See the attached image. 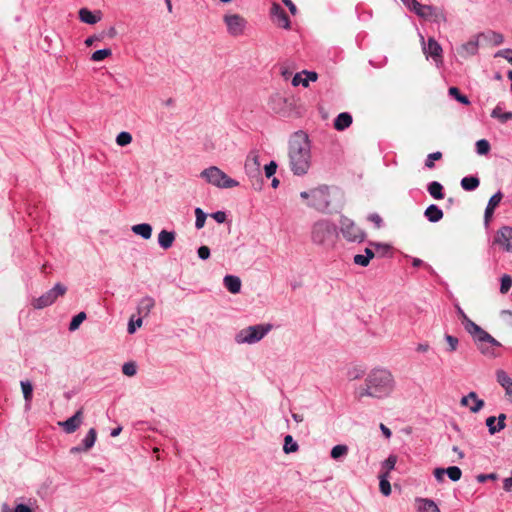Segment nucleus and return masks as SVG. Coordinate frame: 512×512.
I'll list each match as a JSON object with an SVG mask.
<instances>
[{
  "mask_svg": "<svg viewBox=\"0 0 512 512\" xmlns=\"http://www.w3.org/2000/svg\"><path fill=\"white\" fill-rule=\"evenodd\" d=\"M352 116L348 112H342L334 120V128L343 131L352 124Z\"/></svg>",
  "mask_w": 512,
  "mask_h": 512,
  "instance_id": "b1692460",
  "label": "nucleus"
},
{
  "mask_svg": "<svg viewBox=\"0 0 512 512\" xmlns=\"http://www.w3.org/2000/svg\"><path fill=\"white\" fill-rule=\"evenodd\" d=\"M462 325L467 333H469L474 342L476 343L480 352L486 356H495V348L501 346L494 337L482 329L479 325L467 318L462 322Z\"/></svg>",
  "mask_w": 512,
  "mask_h": 512,
  "instance_id": "20e7f679",
  "label": "nucleus"
},
{
  "mask_svg": "<svg viewBox=\"0 0 512 512\" xmlns=\"http://www.w3.org/2000/svg\"><path fill=\"white\" fill-rule=\"evenodd\" d=\"M131 230L133 233L141 236L145 240L150 239L152 236V226L148 223L133 225Z\"/></svg>",
  "mask_w": 512,
  "mask_h": 512,
  "instance_id": "a878e982",
  "label": "nucleus"
},
{
  "mask_svg": "<svg viewBox=\"0 0 512 512\" xmlns=\"http://www.w3.org/2000/svg\"><path fill=\"white\" fill-rule=\"evenodd\" d=\"M259 155L256 151H252L247 156L246 162H245V169L247 173H252L253 171L259 170Z\"/></svg>",
  "mask_w": 512,
  "mask_h": 512,
  "instance_id": "bb28decb",
  "label": "nucleus"
},
{
  "mask_svg": "<svg viewBox=\"0 0 512 512\" xmlns=\"http://www.w3.org/2000/svg\"><path fill=\"white\" fill-rule=\"evenodd\" d=\"M122 373L126 376L132 377L137 373V366L134 362H126L122 366Z\"/></svg>",
  "mask_w": 512,
  "mask_h": 512,
  "instance_id": "de8ad7c7",
  "label": "nucleus"
},
{
  "mask_svg": "<svg viewBox=\"0 0 512 512\" xmlns=\"http://www.w3.org/2000/svg\"><path fill=\"white\" fill-rule=\"evenodd\" d=\"M299 446L296 441H294L291 435H286L284 438L283 451L286 454L293 453L298 451Z\"/></svg>",
  "mask_w": 512,
  "mask_h": 512,
  "instance_id": "72a5a7b5",
  "label": "nucleus"
},
{
  "mask_svg": "<svg viewBox=\"0 0 512 512\" xmlns=\"http://www.w3.org/2000/svg\"><path fill=\"white\" fill-rule=\"evenodd\" d=\"M302 199H309L307 205L319 212H326L331 204L330 190L327 185H320L300 193Z\"/></svg>",
  "mask_w": 512,
  "mask_h": 512,
  "instance_id": "39448f33",
  "label": "nucleus"
},
{
  "mask_svg": "<svg viewBox=\"0 0 512 512\" xmlns=\"http://www.w3.org/2000/svg\"><path fill=\"white\" fill-rule=\"evenodd\" d=\"M493 243L499 245L504 251L512 253V227L502 226L499 228Z\"/></svg>",
  "mask_w": 512,
  "mask_h": 512,
  "instance_id": "4468645a",
  "label": "nucleus"
},
{
  "mask_svg": "<svg viewBox=\"0 0 512 512\" xmlns=\"http://www.w3.org/2000/svg\"><path fill=\"white\" fill-rule=\"evenodd\" d=\"M503 489L507 492H512V470H511V476L508 478H505L503 481Z\"/></svg>",
  "mask_w": 512,
  "mask_h": 512,
  "instance_id": "0e129e2a",
  "label": "nucleus"
},
{
  "mask_svg": "<svg viewBox=\"0 0 512 512\" xmlns=\"http://www.w3.org/2000/svg\"><path fill=\"white\" fill-rule=\"evenodd\" d=\"M200 177L209 184L218 188H233L239 185V182L230 178L224 171L217 166H210L200 173Z\"/></svg>",
  "mask_w": 512,
  "mask_h": 512,
  "instance_id": "6e6552de",
  "label": "nucleus"
},
{
  "mask_svg": "<svg viewBox=\"0 0 512 512\" xmlns=\"http://www.w3.org/2000/svg\"><path fill=\"white\" fill-rule=\"evenodd\" d=\"M20 385H21L23 397L25 400V407H26V409H29L31 406V401H32V397H33V386L31 384V382L28 380L21 381Z\"/></svg>",
  "mask_w": 512,
  "mask_h": 512,
  "instance_id": "cd10ccee",
  "label": "nucleus"
},
{
  "mask_svg": "<svg viewBox=\"0 0 512 512\" xmlns=\"http://www.w3.org/2000/svg\"><path fill=\"white\" fill-rule=\"evenodd\" d=\"M486 426L488 427V431L491 435L500 431V429H497L496 417L494 416H490L486 419Z\"/></svg>",
  "mask_w": 512,
  "mask_h": 512,
  "instance_id": "3c124183",
  "label": "nucleus"
},
{
  "mask_svg": "<svg viewBox=\"0 0 512 512\" xmlns=\"http://www.w3.org/2000/svg\"><path fill=\"white\" fill-rule=\"evenodd\" d=\"M496 378H497V382L504 389H507V387L512 384V378L504 370H498L496 372Z\"/></svg>",
  "mask_w": 512,
  "mask_h": 512,
  "instance_id": "c9c22d12",
  "label": "nucleus"
},
{
  "mask_svg": "<svg viewBox=\"0 0 512 512\" xmlns=\"http://www.w3.org/2000/svg\"><path fill=\"white\" fill-rule=\"evenodd\" d=\"M292 85L293 86H298V85H302L303 87H308L309 85V79H305L302 77V74L301 73H297L293 79H292Z\"/></svg>",
  "mask_w": 512,
  "mask_h": 512,
  "instance_id": "603ef678",
  "label": "nucleus"
},
{
  "mask_svg": "<svg viewBox=\"0 0 512 512\" xmlns=\"http://www.w3.org/2000/svg\"><path fill=\"white\" fill-rule=\"evenodd\" d=\"M455 308H456L457 315H458L459 319L461 320V323L463 321H465L467 318H469L458 304L455 305Z\"/></svg>",
  "mask_w": 512,
  "mask_h": 512,
  "instance_id": "69168bd1",
  "label": "nucleus"
},
{
  "mask_svg": "<svg viewBox=\"0 0 512 512\" xmlns=\"http://www.w3.org/2000/svg\"><path fill=\"white\" fill-rule=\"evenodd\" d=\"M368 220L371 221L372 223H374L376 228L379 229L382 227L383 220L379 214H377V213L370 214L368 216Z\"/></svg>",
  "mask_w": 512,
  "mask_h": 512,
  "instance_id": "13d9d810",
  "label": "nucleus"
},
{
  "mask_svg": "<svg viewBox=\"0 0 512 512\" xmlns=\"http://www.w3.org/2000/svg\"><path fill=\"white\" fill-rule=\"evenodd\" d=\"M142 317L140 316L135 322L133 319H131L128 323V333L133 334L136 331V328H139L142 326Z\"/></svg>",
  "mask_w": 512,
  "mask_h": 512,
  "instance_id": "6e6d98bb",
  "label": "nucleus"
},
{
  "mask_svg": "<svg viewBox=\"0 0 512 512\" xmlns=\"http://www.w3.org/2000/svg\"><path fill=\"white\" fill-rule=\"evenodd\" d=\"M336 236V226L328 219H320L311 227V240L316 245H325L333 242Z\"/></svg>",
  "mask_w": 512,
  "mask_h": 512,
  "instance_id": "0eeeda50",
  "label": "nucleus"
},
{
  "mask_svg": "<svg viewBox=\"0 0 512 512\" xmlns=\"http://www.w3.org/2000/svg\"><path fill=\"white\" fill-rule=\"evenodd\" d=\"M176 233L174 231L162 230L158 234V244L164 250L169 249L175 241Z\"/></svg>",
  "mask_w": 512,
  "mask_h": 512,
  "instance_id": "412c9836",
  "label": "nucleus"
},
{
  "mask_svg": "<svg viewBox=\"0 0 512 512\" xmlns=\"http://www.w3.org/2000/svg\"><path fill=\"white\" fill-rule=\"evenodd\" d=\"M227 27V32L234 37L240 36L244 33L247 21L239 14H226L223 18Z\"/></svg>",
  "mask_w": 512,
  "mask_h": 512,
  "instance_id": "ddd939ff",
  "label": "nucleus"
},
{
  "mask_svg": "<svg viewBox=\"0 0 512 512\" xmlns=\"http://www.w3.org/2000/svg\"><path fill=\"white\" fill-rule=\"evenodd\" d=\"M441 158H442V153L439 151L430 153L426 158L425 166L429 169H432V168H434V161L440 160Z\"/></svg>",
  "mask_w": 512,
  "mask_h": 512,
  "instance_id": "09e8293b",
  "label": "nucleus"
},
{
  "mask_svg": "<svg viewBox=\"0 0 512 512\" xmlns=\"http://www.w3.org/2000/svg\"><path fill=\"white\" fill-rule=\"evenodd\" d=\"M444 474H445L444 468H436L434 470V477L436 478L437 481H442Z\"/></svg>",
  "mask_w": 512,
  "mask_h": 512,
  "instance_id": "774afa93",
  "label": "nucleus"
},
{
  "mask_svg": "<svg viewBox=\"0 0 512 512\" xmlns=\"http://www.w3.org/2000/svg\"><path fill=\"white\" fill-rule=\"evenodd\" d=\"M512 286V278L509 275H503L501 278L500 292L507 293Z\"/></svg>",
  "mask_w": 512,
  "mask_h": 512,
  "instance_id": "8fccbe9b",
  "label": "nucleus"
},
{
  "mask_svg": "<svg viewBox=\"0 0 512 512\" xmlns=\"http://www.w3.org/2000/svg\"><path fill=\"white\" fill-rule=\"evenodd\" d=\"M195 216H196L195 227L197 229L203 228L205 225L206 217H207L206 213L201 208H196Z\"/></svg>",
  "mask_w": 512,
  "mask_h": 512,
  "instance_id": "37998d69",
  "label": "nucleus"
},
{
  "mask_svg": "<svg viewBox=\"0 0 512 512\" xmlns=\"http://www.w3.org/2000/svg\"><path fill=\"white\" fill-rule=\"evenodd\" d=\"M112 55V51L109 48L100 49L92 53L91 60L99 62Z\"/></svg>",
  "mask_w": 512,
  "mask_h": 512,
  "instance_id": "ea45409f",
  "label": "nucleus"
},
{
  "mask_svg": "<svg viewBox=\"0 0 512 512\" xmlns=\"http://www.w3.org/2000/svg\"><path fill=\"white\" fill-rule=\"evenodd\" d=\"M78 14H79L80 21H82L83 23H86V24L93 25L101 20V12L100 11L92 12L87 8H81L79 10Z\"/></svg>",
  "mask_w": 512,
  "mask_h": 512,
  "instance_id": "6ab92c4d",
  "label": "nucleus"
},
{
  "mask_svg": "<svg viewBox=\"0 0 512 512\" xmlns=\"http://www.w3.org/2000/svg\"><path fill=\"white\" fill-rule=\"evenodd\" d=\"M503 198V194L501 191L496 192L494 195H492L488 201V204L486 206L485 212H484V223L486 226L489 225V222L493 216V213L496 209V207L499 205Z\"/></svg>",
  "mask_w": 512,
  "mask_h": 512,
  "instance_id": "a211bd4d",
  "label": "nucleus"
},
{
  "mask_svg": "<svg viewBox=\"0 0 512 512\" xmlns=\"http://www.w3.org/2000/svg\"><path fill=\"white\" fill-rule=\"evenodd\" d=\"M67 291V288L65 285L61 283H57L54 285L53 288L45 292L43 295H41L38 298H35L32 301V306L35 309H43L45 307H48L52 305L58 297L63 296Z\"/></svg>",
  "mask_w": 512,
  "mask_h": 512,
  "instance_id": "9b49d317",
  "label": "nucleus"
},
{
  "mask_svg": "<svg viewBox=\"0 0 512 512\" xmlns=\"http://www.w3.org/2000/svg\"><path fill=\"white\" fill-rule=\"evenodd\" d=\"M418 510L420 512H440V509L433 500L417 499Z\"/></svg>",
  "mask_w": 512,
  "mask_h": 512,
  "instance_id": "c756f323",
  "label": "nucleus"
},
{
  "mask_svg": "<svg viewBox=\"0 0 512 512\" xmlns=\"http://www.w3.org/2000/svg\"><path fill=\"white\" fill-rule=\"evenodd\" d=\"M155 306V300L151 296L140 299L137 305V312L141 317H147Z\"/></svg>",
  "mask_w": 512,
  "mask_h": 512,
  "instance_id": "aec40b11",
  "label": "nucleus"
},
{
  "mask_svg": "<svg viewBox=\"0 0 512 512\" xmlns=\"http://www.w3.org/2000/svg\"><path fill=\"white\" fill-rule=\"evenodd\" d=\"M283 3L288 7L292 15L297 13V8L291 0H283Z\"/></svg>",
  "mask_w": 512,
  "mask_h": 512,
  "instance_id": "338daca9",
  "label": "nucleus"
},
{
  "mask_svg": "<svg viewBox=\"0 0 512 512\" xmlns=\"http://www.w3.org/2000/svg\"><path fill=\"white\" fill-rule=\"evenodd\" d=\"M277 170V164L275 161H271L269 164L265 165L264 171L267 178H271Z\"/></svg>",
  "mask_w": 512,
  "mask_h": 512,
  "instance_id": "5fc2aeb1",
  "label": "nucleus"
},
{
  "mask_svg": "<svg viewBox=\"0 0 512 512\" xmlns=\"http://www.w3.org/2000/svg\"><path fill=\"white\" fill-rule=\"evenodd\" d=\"M476 151L480 155H485L490 151V143L486 139H480L476 142Z\"/></svg>",
  "mask_w": 512,
  "mask_h": 512,
  "instance_id": "49530a36",
  "label": "nucleus"
},
{
  "mask_svg": "<svg viewBox=\"0 0 512 512\" xmlns=\"http://www.w3.org/2000/svg\"><path fill=\"white\" fill-rule=\"evenodd\" d=\"M395 388V381L392 373L387 369H374L365 379V386L356 390V397L361 400L363 397L382 399L388 397Z\"/></svg>",
  "mask_w": 512,
  "mask_h": 512,
  "instance_id": "f03ea898",
  "label": "nucleus"
},
{
  "mask_svg": "<svg viewBox=\"0 0 512 512\" xmlns=\"http://www.w3.org/2000/svg\"><path fill=\"white\" fill-rule=\"evenodd\" d=\"M420 38L422 43V50L426 58L431 57L437 66L442 64L443 50L441 45L433 37H429L427 42H425V39L422 35H420Z\"/></svg>",
  "mask_w": 512,
  "mask_h": 512,
  "instance_id": "f8f14e48",
  "label": "nucleus"
},
{
  "mask_svg": "<svg viewBox=\"0 0 512 512\" xmlns=\"http://www.w3.org/2000/svg\"><path fill=\"white\" fill-rule=\"evenodd\" d=\"M132 142V136L129 132H120L116 137V143L119 146H126Z\"/></svg>",
  "mask_w": 512,
  "mask_h": 512,
  "instance_id": "a18cd8bd",
  "label": "nucleus"
},
{
  "mask_svg": "<svg viewBox=\"0 0 512 512\" xmlns=\"http://www.w3.org/2000/svg\"><path fill=\"white\" fill-rule=\"evenodd\" d=\"M462 325L467 333H469L474 342L476 343L480 352L486 356H495V348L501 346L494 337L482 329L479 325L467 318L462 322Z\"/></svg>",
  "mask_w": 512,
  "mask_h": 512,
  "instance_id": "7ed1b4c3",
  "label": "nucleus"
},
{
  "mask_svg": "<svg viewBox=\"0 0 512 512\" xmlns=\"http://www.w3.org/2000/svg\"><path fill=\"white\" fill-rule=\"evenodd\" d=\"M223 284L232 294H237L241 290V280L238 276L226 275L223 279Z\"/></svg>",
  "mask_w": 512,
  "mask_h": 512,
  "instance_id": "5701e85b",
  "label": "nucleus"
},
{
  "mask_svg": "<svg viewBox=\"0 0 512 512\" xmlns=\"http://www.w3.org/2000/svg\"><path fill=\"white\" fill-rule=\"evenodd\" d=\"M424 216L428 221L436 223L443 218V211L437 205L431 204L426 208Z\"/></svg>",
  "mask_w": 512,
  "mask_h": 512,
  "instance_id": "393cba45",
  "label": "nucleus"
},
{
  "mask_svg": "<svg viewBox=\"0 0 512 512\" xmlns=\"http://www.w3.org/2000/svg\"><path fill=\"white\" fill-rule=\"evenodd\" d=\"M445 473L454 482L460 480V478L462 476V471L457 466H450V467H448L447 469H445Z\"/></svg>",
  "mask_w": 512,
  "mask_h": 512,
  "instance_id": "79ce46f5",
  "label": "nucleus"
},
{
  "mask_svg": "<svg viewBox=\"0 0 512 512\" xmlns=\"http://www.w3.org/2000/svg\"><path fill=\"white\" fill-rule=\"evenodd\" d=\"M273 328L270 323L257 324L241 329L235 335L237 344H255L261 341Z\"/></svg>",
  "mask_w": 512,
  "mask_h": 512,
  "instance_id": "423d86ee",
  "label": "nucleus"
},
{
  "mask_svg": "<svg viewBox=\"0 0 512 512\" xmlns=\"http://www.w3.org/2000/svg\"><path fill=\"white\" fill-rule=\"evenodd\" d=\"M353 261L356 265L361 267H367L370 263V260L365 255L357 254L354 256Z\"/></svg>",
  "mask_w": 512,
  "mask_h": 512,
  "instance_id": "864d4df0",
  "label": "nucleus"
},
{
  "mask_svg": "<svg viewBox=\"0 0 512 512\" xmlns=\"http://www.w3.org/2000/svg\"><path fill=\"white\" fill-rule=\"evenodd\" d=\"M448 93H449V95L451 97H453L458 102H460V103H462L464 105H469L470 104V100L468 99V97L466 95L461 94L459 88H457V87H450L449 90H448Z\"/></svg>",
  "mask_w": 512,
  "mask_h": 512,
  "instance_id": "f704fd0d",
  "label": "nucleus"
},
{
  "mask_svg": "<svg viewBox=\"0 0 512 512\" xmlns=\"http://www.w3.org/2000/svg\"><path fill=\"white\" fill-rule=\"evenodd\" d=\"M347 453H348V446L344 445V444H339L332 448L330 455L333 459L337 460L341 457H345L347 455Z\"/></svg>",
  "mask_w": 512,
  "mask_h": 512,
  "instance_id": "e433bc0d",
  "label": "nucleus"
},
{
  "mask_svg": "<svg viewBox=\"0 0 512 512\" xmlns=\"http://www.w3.org/2000/svg\"><path fill=\"white\" fill-rule=\"evenodd\" d=\"M497 478V475L495 473H490V474H479L477 476V481L479 483H484L486 482L487 480H495Z\"/></svg>",
  "mask_w": 512,
  "mask_h": 512,
  "instance_id": "e2e57ef3",
  "label": "nucleus"
},
{
  "mask_svg": "<svg viewBox=\"0 0 512 512\" xmlns=\"http://www.w3.org/2000/svg\"><path fill=\"white\" fill-rule=\"evenodd\" d=\"M410 11H413L425 20H431L436 23L446 22V16L442 10L431 5L421 4L417 0L412 1Z\"/></svg>",
  "mask_w": 512,
  "mask_h": 512,
  "instance_id": "1a4fd4ad",
  "label": "nucleus"
},
{
  "mask_svg": "<svg viewBox=\"0 0 512 512\" xmlns=\"http://www.w3.org/2000/svg\"><path fill=\"white\" fill-rule=\"evenodd\" d=\"M289 167L296 176L308 173L311 166V143L307 133L294 132L288 142Z\"/></svg>",
  "mask_w": 512,
  "mask_h": 512,
  "instance_id": "f257e3e1",
  "label": "nucleus"
},
{
  "mask_svg": "<svg viewBox=\"0 0 512 512\" xmlns=\"http://www.w3.org/2000/svg\"><path fill=\"white\" fill-rule=\"evenodd\" d=\"M211 216L218 223H224L226 221V213L223 211L214 212Z\"/></svg>",
  "mask_w": 512,
  "mask_h": 512,
  "instance_id": "680f3d73",
  "label": "nucleus"
},
{
  "mask_svg": "<svg viewBox=\"0 0 512 512\" xmlns=\"http://www.w3.org/2000/svg\"><path fill=\"white\" fill-rule=\"evenodd\" d=\"M83 421V411L82 409L78 410L72 417L68 418L63 422H59V425L63 428V430L68 433H74L82 424Z\"/></svg>",
  "mask_w": 512,
  "mask_h": 512,
  "instance_id": "f3484780",
  "label": "nucleus"
},
{
  "mask_svg": "<svg viewBox=\"0 0 512 512\" xmlns=\"http://www.w3.org/2000/svg\"><path fill=\"white\" fill-rule=\"evenodd\" d=\"M96 438H97V432L94 428H91L89 429L88 433L86 434V436L84 437V439L82 440V447L83 449H85L86 451L90 450L95 442H96Z\"/></svg>",
  "mask_w": 512,
  "mask_h": 512,
  "instance_id": "2f4dec72",
  "label": "nucleus"
},
{
  "mask_svg": "<svg viewBox=\"0 0 512 512\" xmlns=\"http://www.w3.org/2000/svg\"><path fill=\"white\" fill-rule=\"evenodd\" d=\"M3 512H32L31 508L25 504H18L14 511H10L7 506L3 507Z\"/></svg>",
  "mask_w": 512,
  "mask_h": 512,
  "instance_id": "4d7b16f0",
  "label": "nucleus"
},
{
  "mask_svg": "<svg viewBox=\"0 0 512 512\" xmlns=\"http://www.w3.org/2000/svg\"><path fill=\"white\" fill-rule=\"evenodd\" d=\"M444 339L446 340L448 347L446 348V351L449 353L455 352L458 349L459 346V340L457 337L445 334Z\"/></svg>",
  "mask_w": 512,
  "mask_h": 512,
  "instance_id": "58836bf2",
  "label": "nucleus"
},
{
  "mask_svg": "<svg viewBox=\"0 0 512 512\" xmlns=\"http://www.w3.org/2000/svg\"><path fill=\"white\" fill-rule=\"evenodd\" d=\"M270 15L272 21L277 24L279 27L284 28L286 30L290 29L291 22L290 19L285 12V10L281 7L280 4L274 2L271 5Z\"/></svg>",
  "mask_w": 512,
  "mask_h": 512,
  "instance_id": "2eb2a0df",
  "label": "nucleus"
},
{
  "mask_svg": "<svg viewBox=\"0 0 512 512\" xmlns=\"http://www.w3.org/2000/svg\"><path fill=\"white\" fill-rule=\"evenodd\" d=\"M86 319V313L85 312H80L78 313L77 315H75L70 324H69V330L70 331H75L79 328V326L81 325V323Z\"/></svg>",
  "mask_w": 512,
  "mask_h": 512,
  "instance_id": "a19ab883",
  "label": "nucleus"
},
{
  "mask_svg": "<svg viewBox=\"0 0 512 512\" xmlns=\"http://www.w3.org/2000/svg\"><path fill=\"white\" fill-rule=\"evenodd\" d=\"M427 191L436 200H440L444 198L443 186L438 181H432L427 186Z\"/></svg>",
  "mask_w": 512,
  "mask_h": 512,
  "instance_id": "c85d7f7f",
  "label": "nucleus"
},
{
  "mask_svg": "<svg viewBox=\"0 0 512 512\" xmlns=\"http://www.w3.org/2000/svg\"><path fill=\"white\" fill-rule=\"evenodd\" d=\"M379 487L383 495L389 496L391 494V485L390 482L388 481L387 473H383L380 475Z\"/></svg>",
  "mask_w": 512,
  "mask_h": 512,
  "instance_id": "4c0bfd02",
  "label": "nucleus"
},
{
  "mask_svg": "<svg viewBox=\"0 0 512 512\" xmlns=\"http://www.w3.org/2000/svg\"><path fill=\"white\" fill-rule=\"evenodd\" d=\"M339 223L341 234L347 241L361 243L365 240L366 233L348 217L341 216Z\"/></svg>",
  "mask_w": 512,
  "mask_h": 512,
  "instance_id": "9d476101",
  "label": "nucleus"
},
{
  "mask_svg": "<svg viewBox=\"0 0 512 512\" xmlns=\"http://www.w3.org/2000/svg\"><path fill=\"white\" fill-rule=\"evenodd\" d=\"M102 39H104V33H100L98 35L95 34V35L88 37L84 43L86 46L89 47V46H92L95 41H101Z\"/></svg>",
  "mask_w": 512,
  "mask_h": 512,
  "instance_id": "bf43d9fd",
  "label": "nucleus"
},
{
  "mask_svg": "<svg viewBox=\"0 0 512 512\" xmlns=\"http://www.w3.org/2000/svg\"><path fill=\"white\" fill-rule=\"evenodd\" d=\"M491 117L498 119L501 123H506L512 120V112H502V109L497 105L491 112Z\"/></svg>",
  "mask_w": 512,
  "mask_h": 512,
  "instance_id": "473e14b6",
  "label": "nucleus"
},
{
  "mask_svg": "<svg viewBox=\"0 0 512 512\" xmlns=\"http://www.w3.org/2000/svg\"><path fill=\"white\" fill-rule=\"evenodd\" d=\"M461 187L466 191H474L480 185V180L476 176H466L461 179Z\"/></svg>",
  "mask_w": 512,
  "mask_h": 512,
  "instance_id": "7c9ffc66",
  "label": "nucleus"
},
{
  "mask_svg": "<svg viewBox=\"0 0 512 512\" xmlns=\"http://www.w3.org/2000/svg\"><path fill=\"white\" fill-rule=\"evenodd\" d=\"M198 256L202 260H206L210 257V249L207 246H201L198 248Z\"/></svg>",
  "mask_w": 512,
  "mask_h": 512,
  "instance_id": "052dcab7",
  "label": "nucleus"
},
{
  "mask_svg": "<svg viewBox=\"0 0 512 512\" xmlns=\"http://www.w3.org/2000/svg\"><path fill=\"white\" fill-rule=\"evenodd\" d=\"M460 403L462 406L469 407L472 413H477L484 407V401L480 399L474 391H471L466 396L462 397Z\"/></svg>",
  "mask_w": 512,
  "mask_h": 512,
  "instance_id": "dca6fc26",
  "label": "nucleus"
},
{
  "mask_svg": "<svg viewBox=\"0 0 512 512\" xmlns=\"http://www.w3.org/2000/svg\"><path fill=\"white\" fill-rule=\"evenodd\" d=\"M478 52V40L472 39L461 45L458 54L463 58H468Z\"/></svg>",
  "mask_w": 512,
  "mask_h": 512,
  "instance_id": "4be33fe9",
  "label": "nucleus"
},
{
  "mask_svg": "<svg viewBox=\"0 0 512 512\" xmlns=\"http://www.w3.org/2000/svg\"><path fill=\"white\" fill-rule=\"evenodd\" d=\"M396 463H397V456L396 455H390L382 463V468L385 470V473H387V476H389V472L395 468Z\"/></svg>",
  "mask_w": 512,
  "mask_h": 512,
  "instance_id": "c03bdc74",
  "label": "nucleus"
}]
</instances>
